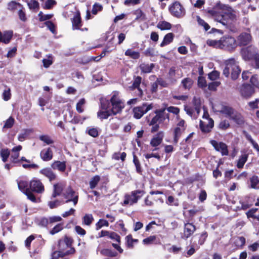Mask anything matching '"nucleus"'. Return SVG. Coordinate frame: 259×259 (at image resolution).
<instances>
[{
    "label": "nucleus",
    "instance_id": "nucleus-1",
    "mask_svg": "<svg viewBox=\"0 0 259 259\" xmlns=\"http://www.w3.org/2000/svg\"><path fill=\"white\" fill-rule=\"evenodd\" d=\"M209 16L215 21L226 26L229 23V20H234L236 18V12L230 6L221 3L207 11Z\"/></svg>",
    "mask_w": 259,
    "mask_h": 259
},
{
    "label": "nucleus",
    "instance_id": "nucleus-2",
    "mask_svg": "<svg viewBox=\"0 0 259 259\" xmlns=\"http://www.w3.org/2000/svg\"><path fill=\"white\" fill-rule=\"evenodd\" d=\"M72 239L65 235L60 239L58 243L57 250L52 253V259H67L66 256L73 254L75 252V249L72 246Z\"/></svg>",
    "mask_w": 259,
    "mask_h": 259
},
{
    "label": "nucleus",
    "instance_id": "nucleus-3",
    "mask_svg": "<svg viewBox=\"0 0 259 259\" xmlns=\"http://www.w3.org/2000/svg\"><path fill=\"white\" fill-rule=\"evenodd\" d=\"M220 112L238 125H242L244 123L242 115L230 106H223Z\"/></svg>",
    "mask_w": 259,
    "mask_h": 259
},
{
    "label": "nucleus",
    "instance_id": "nucleus-4",
    "mask_svg": "<svg viewBox=\"0 0 259 259\" xmlns=\"http://www.w3.org/2000/svg\"><path fill=\"white\" fill-rule=\"evenodd\" d=\"M225 64L223 74L228 77L231 72V78L233 79H237L241 72L237 61L234 59H230L226 61Z\"/></svg>",
    "mask_w": 259,
    "mask_h": 259
},
{
    "label": "nucleus",
    "instance_id": "nucleus-5",
    "mask_svg": "<svg viewBox=\"0 0 259 259\" xmlns=\"http://www.w3.org/2000/svg\"><path fill=\"white\" fill-rule=\"evenodd\" d=\"M105 101L109 104L108 108L113 115L121 112L124 107V103L119 98H106Z\"/></svg>",
    "mask_w": 259,
    "mask_h": 259
},
{
    "label": "nucleus",
    "instance_id": "nucleus-6",
    "mask_svg": "<svg viewBox=\"0 0 259 259\" xmlns=\"http://www.w3.org/2000/svg\"><path fill=\"white\" fill-rule=\"evenodd\" d=\"M106 98H100L99 110L97 112V117L101 121L107 119L110 116L113 115L108 108L109 104L105 101Z\"/></svg>",
    "mask_w": 259,
    "mask_h": 259
},
{
    "label": "nucleus",
    "instance_id": "nucleus-7",
    "mask_svg": "<svg viewBox=\"0 0 259 259\" xmlns=\"http://www.w3.org/2000/svg\"><path fill=\"white\" fill-rule=\"evenodd\" d=\"M63 196L66 199L65 203L72 202L73 205L75 206L78 200V195L71 187H69L63 194Z\"/></svg>",
    "mask_w": 259,
    "mask_h": 259
},
{
    "label": "nucleus",
    "instance_id": "nucleus-8",
    "mask_svg": "<svg viewBox=\"0 0 259 259\" xmlns=\"http://www.w3.org/2000/svg\"><path fill=\"white\" fill-rule=\"evenodd\" d=\"M152 104L143 103L142 106L135 107L133 109L134 117L136 119H140L144 114L152 109Z\"/></svg>",
    "mask_w": 259,
    "mask_h": 259
},
{
    "label": "nucleus",
    "instance_id": "nucleus-9",
    "mask_svg": "<svg viewBox=\"0 0 259 259\" xmlns=\"http://www.w3.org/2000/svg\"><path fill=\"white\" fill-rule=\"evenodd\" d=\"M170 13L175 17L181 18L185 14V10L181 4L178 2L174 3L169 7Z\"/></svg>",
    "mask_w": 259,
    "mask_h": 259
},
{
    "label": "nucleus",
    "instance_id": "nucleus-10",
    "mask_svg": "<svg viewBox=\"0 0 259 259\" xmlns=\"http://www.w3.org/2000/svg\"><path fill=\"white\" fill-rule=\"evenodd\" d=\"M210 144L216 151L221 152L223 156L228 155V147L225 143L222 142H218L215 140H212L210 141Z\"/></svg>",
    "mask_w": 259,
    "mask_h": 259
},
{
    "label": "nucleus",
    "instance_id": "nucleus-11",
    "mask_svg": "<svg viewBox=\"0 0 259 259\" xmlns=\"http://www.w3.org/2000/svg\"><path fill=\"white\" fill-rule=\"evenodd\" d=\"M30 191L37 193H41L44 191V186L39 180L34 179L29 183Z\"/></svg>",
    "mask_w": 259,
    "mask_h": 259
},
{
    "label": "nucleus",
    "instance_id": "nucleus-12",
    "mask_svg": "<svg viewBox=\"0 0 259 259\" xmlns=\"http://www.w3.org/2000/svg\"><path fill=\"white\" fill-rule=\"evenodd\" d=\"M196 227L192 223H187L184 224V233L182 238L187 239L190 237L195 231Z\"/></svg>",
    "mask_w": 259,
    "mask_h": 259
},
{
    "label": "nucleus",
    "instance_id": "nucleus-13",
    "mask_svg": "<svg viewBox=\"0 0 259 259\" xmlns=\"http://www.w3.org/2000/svg\"><path fill=\"white\" fill-rule=\"evenodd\" d=\"M214 126V121L212 118H208V122L206 123L202 120H200L199 127L203 133H208L211 131Z\"/></svg>",
    "mask_w": 259,
    "mask_h": 259
},
{
    "label": "nucleus",
    "instance_id": "nucleus-14",
    "mask_svg": "<svg viewBox=\"0 0 259 259\" xmlns=\"http://www.w3.org/2000/svg\"><path fill=\"white\" fill-rule=\"evenodd\" d=\"M251 40V36L249 33L244 32L240 34L237 39L238 44L240 46L248 45Z\"/></svg>",
    "mask_w": 259,
    "mask_h": 259
},
{
    "label": "nucleus",
    "instance_id": "nucleus-15",
    "mask_svg": "<svg viewBox=\"0 0 259 259\" xmlns=\"http://www.w3.org/2000/svg\"><path fill=\"white\" fill-rule=\"evenodd\" d=\"M40 157L44 161L51 160L53 157V153L52 149L49 147L42 149L40 152Z\"/></svg>",
    "mask_w": 259,
    "mask_h": 259
},
{
    "label": "nucleus",
    "instance_id": "nucleus-16",
    "mask_svg": "<svg viewBox=\"0 0 259 259\" xmlns=\"http://www.w3.org/2000/svg\"><path fill=\"white\" fill-rule=\"evenodd\" d=\"M40 174L47 177L50 182L56 180L57 176L50 167H46L39 171Z\"/></svg>",
    "mask_w": 259,
    "mask_h": 259
},
{
    "label": "nucleus",
    "instance_id": "nucleus-17",
    "mask_svg": "<svg viewBox=\"0 0 259 259\" xmlns=\"http://www.w3.org/2000/svg\"><path fill=\"white\" fill-rule=\"evenodd\" d=\"M145 194L143 190H137L132 191L131 195L129 196L131 200V204L137 203L138 200Z\"/></svg>",
    "mask_w": 259,
    "mask_h": 259
},
{
    "label": "nucleus",
    "instance_id": "nucleus-18",
    "mask_svg": "<svg viewBox=\"0 0 259 259\" xmlns=\"http://www.w3.org/2000/svg\"><path fill=\"white\" fill-rule=\"evenodd\" d=\"M236 40L234 37H227L221 39L222 48H233L235 45Z\"/></svg>",
    "mask_w": 259,
    "mask_h": 259
},
{
    "label": "nucleus",
    "instance_id": "nucleus-19",
    "mask_svg": "<svg viewBox=\"0 0 259 259\" xmlns=\"http://www.w3.org/2000/svg\"><path fill=\"white\" fill-rule=\"evenodd\" d=\"M164 136L163 133L162 132H158L155 137H154L150 141V145L153 147H157L162 142Z\"/></svg>",
    "mask_w": 259,
    "mask_h": 259
},
{
    "label": "nucleus",
    "instance_id": "nucleus-20",
    "mask_svg": "<svg viewBox=\"0 0 259 259\" xmlns=\"http://www.w3.org/2000/svg\"><path fill=\"white\" fill-rule=\"evenodd\" d=\"M240 92L242 96H250L254 93V90L250 84H244L241 87Z\"/></svg>",
    "mask_w": 259,
    "mask_h": 259
},
{
    "label": "nucleus",
    "instance_id": "nucleus-21",
    "mask_svg": "<svg viewBox=\"0 0 259 259\" xmlns=\"http://www.w3.org/2000/svg\"><path fill=\"white\" fill-rule=\"evenodd\" d=\"M13 36L12 31H6L2 33L0 31V42L7 44L9 43Z\"/></svg>",
    "mask_w": 259,
    "mask_h": 259
},
{
    "label": "nucleus",
    "instance_id": "nucleus-22",
    "mask_svg": "<svg viewBox=\"0 0 259 259\" xmlns=\"http://www.w3.org/2000/svg\"><path fill=\"white\" fill-rule=\"evenodd\" d=\"M51 167L53 169H57L61 172H64L66 169L65 161H55L51 164Z\"/></svg>",
    "mask_w": 259,
    "mask_h": 259
},
{
    "label": "nucleus",
    "instance_id": "nucleus-23",
    "mask_svg": "<svg viewBox=\"0 0 259 259\" xmlns=\"http://www.w3.org/2000/svg\"><path fill=\"white\" fill-rule=\"evenodd\" d=\"M72 28L74 29H80L81 26V21L80 13L77 12L72 19Z\"/></svg>",
    "mask_w": 259,
    "mask_h": 259
},
{
    "label": "nucleus",
    "instance_id": "nucleus-24",
    "mask_svg": "<svg viewBox=\"0 0 259 259\" xmlns=\"http://www.w3.org/2000/svg\"><path fill=\"white\" fill-rule=\"evenodd\" d=\"M141 82V77L140 76H137L136 78H135L134 81L132 85V86L129 87V88L131 90H133L137 89V91H138V93H137L138 96H142V94H143L142 90L139 88V85H140Z\"/></svg>",
    "mask_w": 259,
    "mask_h": 259
},
{
    "label": "nucleus",
    "instance_id": "nucleus-25",
    "mask_svg": "<svg viewBox=\"0 0 259 259\" xmlns=\"http://www.w3.org/2000/svg\"><path fill=\"white\" fill-rule=\"evenodd\" d=\"M241 152L243 153L242 154L239 158V159L237 162V167L238 168H242L246 161L247 160L248 154L245 153L244 151H242Z\"/></svg>",
    "mask_w": 259,
    "mask_h": 259
},
{
    "label": "nucleus",
    "instance_id": "nucleus-26",
    "mask_svg": "<svg viewBox=\"0 0 259 259\" xmlns=\"http://www.w3.org/2000/svg\"><path fill=\"white\" fill-rule=\"evenodd\" d=\"M17 184L19 189L24 194L26 192V191H29L30 190L29 187H28L29 183L27 181L20 180L18 181Z\"/></svg>",
    "mask_w": 259,
    "mask_h": 259
},
{
    "label": "nucleus",
    "instance_id": "nucleus-27",
    "mask_svg": "<svg viewBox=\"0 0 259 259\" xmlns=\"http://www.w3.org/2000/svg\"><path fill=\"white\" fill-rule=\"evenodd\" d=\"M250 183V188L257 189H259V177L256 175H253L249 178Z\"/></svg>",
    "mask_w": 259,
    "mask_h": 259
},
{
    "label": "nucleus",
    "instance_id": "nucleus-28",
    "mask_svg": "<svg viewBox=\"0 0 259 259\" xmlns=\"http://www.w3.org/2000/svg\"><path fill=\"white\" fill-rule=\"evenodd\" d=\"M174 35L172 33H168L166 34L163 38V41L160 44V47H163L168 45L173 40Z\"/></svg>",
    "mask_w": 259,
    "mask_h": 259
},
{
    "label": "nucleus",
    "instance_id": "nucleus-29",
    "mask_svg": "<svg viewBox=\"0 0 259 259\" xmlns=\"http://www.w3.org/2000/svg\"><path fill=\"white\" fill-rule=\"evenodd\" d=\"M193 83V80L189 77L185 78L181 81L183 88L186 90H189L192 87Z\"/></svg>",
    "mask_w": 259,
    "mask_h": 259
},
{
    "label": "nucleus",
    "instance_id": "nucleus-30",
    "mask_svg": "<svg viewBox=\"0 0 259 259\" xmlns=\"http://www.w3.org/2000/svg\"><path fill=\"white\" fill-rule=\"evenodd\" d=\"M157 27L161 30H169L171 28V25L169 22L161 21L158 22Z\"/></svg>",
    "mask_w": 259,
    "mask_h": 259
},
{
    "label": "nucleus",
    "instance_id": "nucleus-31",
    "mask_svg": "<svg viewBox=\"0 0 259 259\" xmlns=\"http://www.w3.org/2000/svg\"><path fill=\"white\" fill-rule=\"evenodd\" d=\"M10 155V151L8 148H3L0 151V155L4 162H6Z\"/></svg>",
    "mask_w": 259,
    "mask_h": 259
},
{
    "label": "nucleus",
    "instance_id": "nucleus-32",
    "mask_svg": "<svg viewBox=\"0 0 259 259\" xmlns=\"http://www.w3.org/2000/svg\"><path fill=\"white\" fill-rule=\"evenodd\" d=\"M101 179L99 175H96L94 176L90 180L89 184L90 188L91 189H94L97 186L98 184L100 182Z\"/></svg>",
    "mask_w": 259,
    "mask_h": 259
},
{
    "label": "nucleus",
    "instance_id": "nucleus-33",
    "mask_svg": "<svg viewBox=\"0 0 259 259\" xmlns=\"http://www.w3.org/2000/svg\"><path fill=\"white\" fill-rule=\"evenodd\" d=\"M22 6L16 1H11L8 4V9L10 11L19 10Z\"/></svg>",
    "mask_w": 259,
    "mask_h": 259
},
{
    "label": "nucleus",
    "instance_id": "nucleus-34",
    "mask_svg": "<svg viewBox=\"0 0 259 259\" xmlns=\"http://www.w3.org/2000/svg\"><path fill=\"white\" fill-rule=\"evenodd\" d=\"M125 55L132 59H137L140 57V53L139 52L134 51L132 49H127L125 52Z\"/></svg>",
    "mask_w": 259,
    "mask_h": 259
},
{
    "label": "nucleus",
    "instance_id": "nucleus-35",
    "mask_svg": "<svg viewBox=\"0 0 259 259\" xmlns=\"http://www.w3.org/2000/svg\"><path fill=\"white\" fill-rule=\"evenodd\" d=\"M100 253L104 255L109 257H114L117 255V253L110 249H103L101 250Z\"/></svg>",
    "mask_w": 259,
    "mask_h": 259
},
{
    "label": "nucleus",
    "instance_id": "nucleus-36",
    "mask_svg": "<svg viewBox=\"0 0 259 259\" xmlns=\"http://www.w3.org/2000/svg\"><path fill=\"white\" fill-rule=\"evenodd\" d=\"M153 67H154L153 64H148L143 63V64H142L140 66V68L141 71L144 73L150 72L152 71Z\"/></svg>",
    "mask_w": 259,
    "mask_h": 259
},
{
    "label": "nucleus",
    "instance_id": "nucleus-37",
    "mask_svg": "<svg viewBox=\"0 0 259 259\" xmlns=\"http://www.w3.org/2000/svg\"><path fill=\"white\" fill-rule=\"evenodd\" d=\"M94 221L92 214H85L82 218V223L87 226H90Z\"/></svg>",
    "mask_w": 259,
    "mask_h": 259
},
{
    "label": "nucleus",
    "instance_id": "nucleus-38",
    "mask_svg": "<svg viewBox=\"0 0 259 259\" xmlns=\"http://www.w3.org/2000/svg\"><path fill=\"white\" fill-rule=\"evenodd\" d=\"M185 130V128L183 130L180 128V127H176L174 130V142L175 144L178 142L179 139L182 134V131Z\"/></svg>",
    "mask_w": 259,
    "mask_h": 259
},
{
    "label": "nucleus",
    "instance_id": "nucleus-39",
    "mask_svg": "<svg viewBox=\"0 0 259 259\" xmlns=\"http://www.w3.org/2000/svg\"><path fill=\"white\" fill-rule=\"evenodd\" d=\"M165 110V108H163L161 109H157L155 111V113L159 119L160 122H163L166 119V117H164Z\"/></svg>",
    "mask_w": 259,
    "mask_h": 259
},
{
    "label": "nucleus",
    "instance_id": "nucleus-40",
    "mask_svg": "<svg viewBox=\"0 0 259 259\" xmlns=\"http://www.w3.org/2000/svg\"><path fill=\"white\" fill-rule=\"evenodd\" d=\"M15 122L14 118L12 116H10L5 123L3 127V131H4V130L6 128H11L13 127Z\"/></svg>",
    "mask_w": 259,
    "mask_h": 259
},
{
    "label": "nucleus",
    "instance_id": "nucleus-41",
    "mask_svg": "<svg viewBox=\"0 0 259 259\" xmlns=\"http://www.w3.org/2000/svg\"><path fill=\"white\" fill-rule=\"evenodd\" d=\"M134 14L136 16V20L144 21L146 19L145 14L140 9L136 10Z\"/></svg>",
    "mask_w": 259,
    "mask_h": 259
},
{
    "label": "nucleus",
    "instance_id": "nucleus-42",
    "mask_svg": "<svg viewBox=\"0 0 259 259\" xmlns=\"http://www.w3.org/2000/svg\"><path fill=\"white\" fill-rule=\"evenodd\" d=\"M250 48L243 49L241 50V54L244 59H249L252 56V53L250 51Z\"/></svg>",
    "mask_w": 259,
    "mask_h": 259
},
{
    "label": "nucleus",
    "instance_id": "nucleus-43",
    "mask_svg": "<svg viewBox=\"0 0 259 259\" xmlns=\"http://www.w3.org/2000/svg\"><path fill=\"white\" fill-rule=\"evenodd\" d=\"M85 103L84 98H81L76 104V111L80 113L83 112L84 109L83 107Z\"/></svg>",
    "mask_w": 259,
    "mask_h": 259
},
{
    "label": "nucleus",
    "instance_id": "nucleus-44",
    "mask_svg": "<svg viewBox=\"0 0 259 259\" xmlns=\"http://www.w3.org/2000/svg\"><path fill=\"white\" fill-rule=\"evenodd\" d=\"M192 102L195 110L199 113L201 110V101L200 98H193Z\"/></svg>",
    "mask_w": 259,
    "mask_h": 259
},
{
    "label": "nucleus",
    "instance_id": "nucleus-45",
    "mask_svg": "<svg viewBox=\"0 0 259 259\" xmlns=\"http://www.w3.org/2000/svg\"><path fill=\"white\" fill-rule=\"evenodd\" d=\"M39 139L40 141L44 142L47 145H50L54 143V141L51 138V137L47 135L40 136Z\"/></svg>",
    "mask_w": 259,
    "mask_h": 259
},
{
    "label": "nucleus",
    "instance_id": "nucleus-46",
    "mask_svg": "<svg viewBox=\"0 0 259 259\" xmlns=\"http://www.w3.org/2000/svg\"><path fill=\"white\" fill-rule=\"evenodd\" d=\"M108 222L107 220L104 219H100L99 221L96 224L97 230H99L104 226L108 227Z\"/></svg>",
    "mask_w": 259,
    "mask_h": 259
},
{
    "label": "nucleus",
    "instance_id": "nucleus-47",
    "mask_svg": "<svg viewBox=\"0 0 259 259\" xmlns=\"http://www.w3.org/2000/svg\"><path fill=\"white\" fill-rule=\"evenodd\" d=\"M63 229V224L62 223H59L54 226L52 230H50V233L51 235H54L61 231Z\"/></svg>",
    "mask_w": 259,
    "mask_h": 259
},
{
    "label": "nucleus",
    "instance_id": "nucleus-48",
    "mask_svg": "<svg viewBox=\"0 0 259 259\" xmlns=\"http://www.w3.org/2000/svg\"><path fill=\"white\" fill-rule=\"evenodd\" d=\"M133 162L136 166L137 172L139 174H141L142 169L140 161L138 157L135 154H134L133 156Z\"/></svg>",
    "mask_w": 259,
    "mask_h": 259
},
{
    "label": "nucleus",
    "instance_id": "nucleus-49",
    "mask_svg": "<svg viewBox=\"0 0 259 259\" xmlns=\"http://www.w3.org/2000/svg\"><path fill=\"white\" fill-rule=\"evenodd\" d=\"M230 124L229 122V121L226 119L223 120L220 122V123L219 124V128L220 130L225 131L227 129H228L229 127H230Z\"/></svg>",
    "mask_w": 259,
    "mask_h": 259
},
{
    "label": "nucleus",
    "instance_id": "nucleus-50",
    "mask_svg": "<svg viewBox=\"0 0 259 259\" xmlns=\"http://www.w3.org/2000/svg\"><path fill=\"white\" fill-rule=\"evenodd\" d=\"M250 82L252 85L259 89V79L257 75H252L250 79Z\"/></svg>",
    "mask_w": 259,
    "mask_h": 259
},
{
    "label": "nucleus",
    "instance_id": "nucleus-51",
    "mask_svg": "<svg viewBox=\"0 0 259 259\" xmlns=\"http://www.w3.org/2000/svg\"><path fill=\"white\" fill-rule=\"evenodd\" d=\"M208 78L211 80H215L220 77V72L218 71L214 70L208 74Z\"/></svg>",
    "mask_w": 259,
    "mask_h": 259
},
{
    "label": "nucleus",
    "instance_id": "nucleus-52",
    "mask_svg": "<svg viewBox=\"0 0 259 259\" xmlns=\"http://www.w3.org/2000/svg\"><path fill=\"white\" fill-rule=\"evenodd\" d=\"M196 19L199 25L203 26L205 30H208L210 28L208 24L206 23L203 19H201L199 16H197Z\"/></svg>",
    "mask_w": 259,
    "mask_h": 259
},
{
    "label": "nucleus",
    "instance_id": "nucleus-53",
    "mask_svg": "<svg viewBox=\"0 0 259 259\" xmlns=\"http://www.w3.org/2000/svg\"><path fill=\"white\" fill-rule=\"evenodd\" d=\"M87 132L91 137L96 138L99 136V132L96 128H87Z\"/></svg>",
    "mask_w": 259,
    "mask_h": 259
},
{
    "label": "nucleus",
    "instance_id": "nucleus-54",
    "mask_svg": "<svg viewBox=\"0 0 259 259\" xmlns=\"http://www.w3.org/2000/svg\"><path fill=\"white\" fill-rule=\"evenodd\" d=\"M207 44L209 46H213L214 47H220L222 48L221 40L219 41L209 39L206 42Z\"/></svg>",
    "mask_w": 259,
    "mask_h": 259
},
{
    "label": "nucleus",
    "instance_id": "nucleus-55",
    "mask_svg": "<svg viewBox=\"0 0 259 259\" xmlns=\"http://www.w3.org/2000/svg\"><path fill=\"white\" fill-rule=\"evenodd\" d=\"M49 224V221L47 218L42 217L38 220V225L41 227H47Z\"/></svg>",
    "mask_w": 259,
    "mask_h": 259
},
{
    "label": "nucleus",
    "instance_id": "nucleus-56",
    "mask_svg": "<svg viewBox=\"0 0 259 259\" xmlns=\"http://www.w3.org/2000/svg\"><path fill=\"white\" fill-rule=\"evenodd\" d=\"M220 84V81H214L208 84V89L210 91H214Z\"/></svg>",
    "mask_w": 259,
    "mask_h": 259
},
{
    "label": "nucleus",
    "instance_id": "nucleus-57",
    "mask_svg": "<svg viewBox=\"0 0 259 259\" xmlns=\"http://www.w3.org/2000/svg\"><path fill=\"white\" fill-rule=\"evenodd\" d=\"M127 245L128 247H132L133 246V243L135 242H137V239H135L132 238V236L131 235H128L125 237Z\"/></svg>",
    "mask_w": 259,
    "mask_h": 259
},
{
    "label": "nucleus",
    "instance_id": "nucleus-58",
    "mask_svg": "<svg viewBox=\"0 0 259 259\" xmlns=\"http://www.w3.org/2000/svg\"><path fill=\"white\" fill-rule=\"evenodd\" d=\"M108 237L113 240H115L119 243L120 242V236L114 232H110Z\"/></svg>",
    "mask_w": 259,
    "mask_h": 259
},
{
    "label": "nucleus",
    "instance_id": "nucleus-59",
    "mask_svg": "<svg viewBox=\"0 0 259 259\" xmlns=\"http://www.w3.org/2000/svg\"><path fill=\"white\" fill-rule=\"evenodd\" d=\"M19 18L20 20L23 22H25L27 20V18L26 16L25 13L23 11V7H21L19 10L18 12Z\"/></svg>",
    "mask_w": 259,
    "mask_h": 259
},
{
    "label": "nucleus",
    "instance_id": "nucleus-60",
    "mask_svg": "<svg viewBox=\"0 0 259 259\" xmlns=\"http://www.w3.org/2000/svg\"><path fill=\"white\" fill-rule=\"evenodd\" d=\"M32 191L29 190V191H26V192L24 193V194L27 196V198L31 201L33 202H36L37 200L35 196V195L32 193Z\"/></svg>",
    "mask_w": 259,
    "mask_h": 259
},
{
    "label": "nucleus",
    "instance_id": "nucleus-61",
    "mask_svg": "<svg viewBox=\"0 0 259 259\" xmlns=\"http://www.w3.org/2000/svg\"><path fill=\"white\" fill-rule=\"evenodd\" d=\"M56 4L55 0H47L44 4V8L51 9Z\"/></svg>",
    "mask_w": 259,
    "mask_h": 259
},
{
    "label": "nucleus",
    "instance_id": "nucleus-62",
    "mask_svg": "<svg viewBox=\"0 0 259 259\" xmlns=\"http://www.w3.org/2000/svg\"><path fill=\"white\" fill-rule=\"evenodd\" d=\"M198 85L201 88H204L207 87L206 81L204 77H199L198 79Z\"/></svg>",
    "mask_w": 259,
    "mask_h": 259
},
{
    "label": "nucleus",
    "instance_id": "nucleus-63",
    "mask_svg": "<svg viewBox=\"0 0 259 259\" xmlns=\"http://www.w3.org/2000/svg\"><path fill=\"white\" fill-rule=\"evenodd\" d=\"M38 16L39 17L40 21H45L47 20L50 19L52 17L53 15H52V14L45 15L43 14L42 12H40L38 14Z\"/></svg>",
    "mask_w": 259,
    "mask_h": 259
},
{
    "label": "nucleus",
    "instance_id": "nucleus-64",
    "mask_svg": "<svg viewBox=\"0 0 259 259\" xmlns=\"http://www.w3.org/2000/svg\"><path fill=\"white\" fill-rule=\"evenodd\" d=\"M28 6L30 9L34 10L38 8L39 4L37 2L34 0H31L29 3H28Z\"/></svg>",
    "mask_w": 259,
    "mask_h": 259
}]
</instances>
